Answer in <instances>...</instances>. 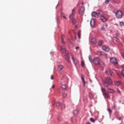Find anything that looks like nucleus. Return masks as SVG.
<instances>
[{"label": "nucleus", "instance_id": "f257e3e1", "mask_svg": "<svg viewBox=\"0 0 124 124\" xmlns=\"http://www.w3.org/2000/svg\"><path fill=\"white\" fill-rule=\"evenodd\" d=\"M74 14H75V10L73 9L72 12V14L70 15L69 17L70 20H72V23L73 25H75L76 24V19H73Z\"/></svg>", "mask_w": 124, "mask_h": 124}, {"label": "nucleus", "instance_id": "f03ea898", "mask_svg": "<svg viewBox=\"0 0 124 124\" xmlns=\"http://www.w3.org/2000/svg\"><path fill=\"white\" fill-rule=\"evenodd\" d=\"M115 16L117 19H122L123 18V13L119 10L115 12Z\"/></svg>", "mask_w": 124, "mask_h": 124}, {"label": "nucleus", "instance_id": "7ed1b4c3", "mask_svg": "<svg viewBox=\"0 0 124 124\" xmlns=\"http://www.w3.org/2000/svg\"><path fill=\"white\" fill-rule=\"evenodd\" d=\"M101 91L105 98H108V97H110L109 94L106 93V90L105 89V88H102Z\"/></svg>", "mask_w": 124, "mask_h": 124}, {"label": "nucleus", "instance_id": "20e7f679", "mask_svg": "<svg viewBox=\"0 0 124 124\" xmlns=\"http://www.w3.org/2000/svg\"><path fill=\"white\" fill-rule=\"evenodd\" d=\"M101 60H100V58L98 57L95 58L93 60V62L94 64H99V63L100 62V61Z\"/></svg>", "mask_w": 124, "mask_h": 124}, {"label": "nucleus", "instance_id": "39448f33", "mask_svg": "<svg viewBox=\"0 0 124 124\" xmlns=\"http://www.w3.org/2000/svg\"><path fill=\"white\" fill-rule=\"evenodd\" d=\"M65 60H66V62H70V60L69 59V53L66 51L65 55Z\"/></svg>", "mask_w": 124, "mask_h": 124}, {"label": "nucleus", "instance_id": "423d86ee", "mask_svg": "<svg viewBox=\"0 0 124 124\" xmlns=\"http://www.w3.org/2000/svg\"><path fill=\"white\" fill-rule=\"evenodd\" d=\"M110 62L112 63V64H117L118 63V61L116 58H112L110 59Z\"/></svg>", "mask_w": 124, "mask_h": 124}, {"label": "nucleus", "instance_id": "0eeeda50", "mask_svg": "<svg viewBox=\"0 0 124 124\" xmlns=\"http://www.w3.org/2000/svg\"><path fill=\"white\" fill-rule=\"evenodd\" d=\"M106 80L107 81V82L109 84V85H113V81H112V79H111V78H109V77H107L106 78Z\"/></svg>", "mask_w": 124, "mask_h": 124}, {"label": "nucleus", "instance_id": "6e6552de", "mask_svg": "<svg viewBox=\"0 0 124 124\" xmlns=\"http://www.w3.org/2000/svg\"><path fill=\"white\" fill-rule=\"evenodd\" d=\"M79 12L80 15H83L85 12V7H81L79 9Z\"/></svg>", "mask_w": 124, "mask_h": 124}, {"label": "nucleus", "instance_id": "1a4fd4ad", "mask_svg": "<svg viewBox=\"0 0 124 124\" xmlns=\"http://www.w3.org/2000/svg\"><path fill=\"white\" fill-rule=\"evenodd\" d=\"M72 60L75 65L76 66L77 65V64H78V61L77 59H74L73 55H72Z\"/></svg>", "mask_w": 124, "mask_h": 124}, {"label": "nucleus", "instance_id": "9d476101", "mask_svg": "<svg viewBox=\"0 0 124 124\" xmlns=\"http://www.w3.org/2000/svg\"><path fill=\"white\" fill-rule=\"evenodd\" d=\"M102 49L104 51H105L106 52H108L110 50V48H109V47L106 46H103Z\"/></svg>", "mask_w": 124, "mask_h": 124}, {"label": "nucleus", "instance_id": "9b49d317", "mask_svg": "<svg viewBox=\"0 0 124 124\" xmlns=\"http://www.w3.org/2000/svg\"><path fill=\"white\" fill-rule=\"evenodd\" d=\"M92 16L93 17H94V18H98V14H97L96 12H93L92 13Z\"/></svg>", "mask_w": 124, "mask_h": 124}, {"label": "nucleus", "instance_id": "f8f14e48", "mask_svg": "<svg viewBox=\"0 0 124 124\" xmlns=\"http://www.w3.org/2000/svg\"><path fill=\"white\" fill-rule=\"evenodd\" d=\"M103 85L104 87H106L107 88L109 87V86H111L110 84H109L108 82H107V81L106 80L103 81Z\"/></svg>", "mask_w": 124, "mask_h": 124}, {"label": "nucleus", "instance_id": "ddd939ff", "mask_svg": "<svg viewBox=\"0 0 124 124\" xmlns=\"http://www.w3.org/2000/svg\"><path fill=\"white\" fill-rule=\"evenodd\" d=\"M61 50L63 53H66V52H68L66 50L65 46H61Z\"/></svg>", "mask_w": 124, "mask_h": 124}, {"label": "nucleus", "instance_id": "4468645a", "mask_svg": "<svg viewBox=\"0 0 124 124\" xmlns=\"http://www.w3.org/2000/svg\"><path fill=\"white\" fill-rule=\"evenodd\" d=\"M108 93H115V91H114V90L112 89L108 88Z\"/></svg>", "mask_w": 124, "mask_h": 124}, {"label": "nucleus", "instance_id": "2eb2a0df", "mask_svg": "<svg viewBox=\"0 0 124 124\" xmlns=\"http://www.w3.org/2000/svg\"><path fill=\"white\" fill-rule=\"evenodd\" d=\"M101 20L103 22H107V19L103 16H101Z\"/></svg>", "mask_w": 124, "mask_h": 124}, {"label": "nucleus", "instance_id": "dca6fc26", "mask_svg": "<svg viewBox=\"0 0 124 124\" xmlns=\"http://www.w3.org/2000/svg\"><path fill=\"white\" fill-rule=\"evenodd\" d=\"M90 24L92 27H93L94 26V25H95V21L94 20V19H92L91 20Z\"/></svg>", "mask_w": 124, "mask_h": 124}, {"label": "nucleus", "instance_id": "f3484780", "mask_svg": "<svg viewBox=\"0 0 124 124\" xmlns=\"http://www.w3.org/2000/svg\"><path fill=\"white\" fill-rule=\"evenodd\" d=\"M98 64L100 65L101 67H104V65H105V64H104V62H102V60H101Z\"/></svg>", "mask_w": 124, "mask_h": 124}, {"label": "nucleus", "instance_id": "a211bd4d", "mask_svg": "<svg viewBox=\"0 0 124 124\" xmlns=\"http://www.w3.org/2000/svg\"><path fill=\"white\" fill-rule=\"evenodd\" d=\"M58 68V70L61 71V70H62L63 69V66H62V65H59Z\"/></svg>", "mask_w": 124, "mask_h": 124}, {"label": "nucleus", "instance_id": "6ab92c4d", "mask_svg": "<svg viewBox=\"0 0 124 124\" xmlns=\"http://www.w3.org/2000/svg\"><path fill=\"white\" fill-rule=\"evenodd\" d=\"M114 84L115 86H120L121 83V81H114Z\"/></svg>", "mask_w": 124, "mask_h": 124}, {"label": "nucleus", "instance_id": "aec40b11", "mask_svg": "<svg viewBox=\"0 0 124 124\" xmlns=\"http://www.w3.org/2000/svg\"><path fill=\"white\" fill-rule=\"evenodd\" d=\"M78 113H79V111H78V110H77V109H75V110H74V111H73V114H74V115H75V116H77V115H78Z\"/></svg>", "mask_w": 124, "mask_h": 124}, {"label": "nucleus", "instance_id": "412c9836", "mask_svg": "<svg viewBox=\"0 0 124 124\" xmlns=\"http://www.w3.org/2000/svg\"><path fill=\"white\" fill-rule=\"evenodd\" d=\"M91 41L93 43H94V44H95V43H96V39H95V38L94 37L92 38Z\"/></svg>", "mask_w": 124, "mask_h": 124}, {"label": "nucleus", "instance_id": "4be33fe9", "mask_svg": "<svg viewBox=\"0 0 124 124\" xmlns=\"http://www.w3.org/2000/svg\"><path fill=\"white\" fill-rule=\"evenodd\" d=\"M61 39H62V43H63V44H65V42H64V40H63V35H62L61 36Z\"/></svg>", "mask_w": 124, "mask_h": 124}, {"label": "nucleus", "instance_id": "5701e85b", "mask_svg": "<svg viewBox=\"0 0 124 124\" xmlns=\"http://www.w3.org/2000/svg\"><path fill=\"white\" fill-rule=\"evenodd\" d=\"M68 40L70 43H71V44H73V43H74V40L72 39H69Z\"/></svg>", "mask_w": 124, "mask_h": 124}, {"label": "nucleus", "instance_id": "b1692460", "mask_svg": "<svg viewBox=\"0 0 124 124\" xmlns=\"http://www.w3.org/2000/svg\"><path fill=\"white\" fill-rule=\"evenodd\" d=\"M81 79H82V81H83V83L84 84V87H85L86 86L85 82V79L84 78H83V77H81Z\"/></svg>", "mask_w": 124, "mask_h": 124}, {"label": "nucleus", "instance_id": "393cba45", "mask_svg": "<svg viewBox=\"0 0 124 124\" xmlns=\"http://www.w3.org/2000/svg\"><path fill=\"white\" fill-rule=\"evenodd\" d=\"M81 66L82 67H84L85 66V62H84V61L81 62Z\"/></svg>", "mask_w": 124, "mask_h": 124}, {"label": "nucleus", "instance_id": "a878e982", "mask_svg": "<svg viewBox=\"0 0 124 124\" xmlns=\"http://www.w3.org/2000/svg\"><path fill=\"white\" fill-rule=\"evenodd\" d=\"M89 60L90 62H93V59L92 58V56L90 55L89 56Z\"/></svg>", "mask_w": 124, "mask_h": 124}, {"label": "nucleus", "instance_id": "bb28decb", "mask_svg": "<svg viewBox=\"0 0 124 124\" xmlns=\"http://www.w3.org/2000/svg\"><path fill=\"white\" fill-rule=\"evenodd\" d=\"M120 26L121 27H124V22L123 21H121L120 22Z\"/></svg>", "mask_w": 124, "mask_h": 124}, {"label": "nucleus", "instance_id": "cd10ccee", "mask_svg": "<svg viewBox=\"0 0 124 124\" xmlns=\"http://www.w3.org/2000/svg\"><path fill=\"white\" fill-rule=\"evenodd\" d=\"M62 89H64V90H65V89H66V88H67V86H66V85L62 84Z\"/></svg>", "mask_w": 124, "mask_h": 124}, {"label": "nucleus", "instance_id": "c85d7f7f", "mask_svg": "<svg viewBox=\"0 0 124 124\" xmlns=\"http://www.w3.org/2000/svg\"><path fill=\"white\" fill-rule=\"evenodd\" d=\"M103 44V41H101L99 42L98 45L99 46H101Z\"/></svg>", "mask_w": 124, "mask_h": 124}, {"label": "nucleus", "instance_id": "c756f323", "mask_svg": "<svg viewBox=\"0 0 124 124\" xmlns=\"http://www.w3.org/2000/svg\"><path fill=\"white\" fill-rule=\"evenodd\" d=\"M113 40H115V41H116V42H118V38H117L116 37H113Z\"/></svg>", "mask_w": 124, "mask_h": 124}, {"label": "nucleus", "instance_id": "7c9ffc66", "mask_svg": "<svg viewBox=\"0 0 124 124\" xmlns=\"http://www.w3.org/2000/svg\"><path fill=\"white\" fill-rule=\"evenodd\" d=\"M109 72V74H110V76H112L113 75V73H114L112 71V70H110Z\"/></svg>", "mask_w": 124, "mask_h": 124}, {"label": "nucleus", "instance_id": "2f4dec72", "mask_svg": "<svg viewBox=\"0 0 124 124\" xmlns=\"http://www.w3.org/2000/svg\"><path fill=\"white\" fill-rule=\"evenodd\" d=\"M98 13L100 15H102V14H103V12L100 10H98Z\"/></svg>", "mask_w": 124, "mask_h": 124}, {"label": "nucleus", "instance_id": "473e14b6", "mask_svg": "<svg viewBox=\"0 0 124 124\" xmlns=\"http://www.w3.org/2000/svg\"><path fill=\"white\" fill-rule=\"evenodd\" d=\"M108 111L109 114H111L112 113V110H111V109L110 108H108Z\"/></svg>", "mask_w": 124, "mask_h": 124}, {"label": "nucleus", "instance_id": "72a5a7b5", "mask_svg": "<svg viewBox=\"0 0 124 124\" xmlns=\"http://www.w3.org/2000/svg\"><path fill=\"white\" fill-rule=\"evenodd\" d=\"M106 30V29L105 28V27L104 26H102L101 27V30L102 31H105Z\"/></svg>", "mask_w": 124, "mask_h": 124}, {"label": "nucleus", "instance_id": "f704fd0d", "mask_svg": "<svg viewBox=\"0 0 124 124\" xmlns=\"http://www.w3.org/2000/svg\"><path fill=\"white\" fill-rule=\"evenodd\" d=\"M90 98H93V95L92 93H90Z\"/></svg>", "mask_w": 124, "mask_h": 124}, {"label": "nucleus", "instance_id": "c9c22d12", "mask_svg": "<svg viewBox=\"0 0 124 124\" xmlns=\"http://www.w3.org/2000/svg\"><path fill=\"white\" fill-rule=\"evenodd\" d=\"M66 95H67V94H66V93H63V97H66Z\"/></svg>", "mask_w": 124, "mask_h": 124}, {"label": "nucleus", "instance_id": "e433bc0d", "mask_svg": "<svg viewBox=\"0 0 124 124\" xmlns=\"http://www.w3.org/2000/svg\"><path fill=\"white\" fill-rule=\"evenodd\" d=\"M61 106V103L60 102H57L56 103V106L59 107V106Z\"/></svg>", "mask_w": 124, "mask_h": 124}, {"label": "nucleus", "instance_id": "4c0bfd02", "mask_svg": "<svg viewBox=\"0 0 124 124\" xmlns=\"http://www.w3.org/2000/svg\"><path fill=\"white\" fill-rule=\"evenodd\" d=\"M90 121L92 123H94V120H93V118H90Z\"/></svg>", "mask_w": 124, "mask_h": 124}, {"label": "nucleus", "instance_id": "58836bf2", "mask_svg": "<svg viewBox=\"0 0 124 124\" xmlns=\"http://www.w3.org/2000/svg\"><path fill=\"white\" fill-rule=\"evenodd\" d=\"M109 0H106V1H105V3L106 4H108V3H109Z\"/></svg>", "mask_w": 124, "mask_h": 124}, {"label": "nucleus", "instance_id": "ea45409f", "mask_svg": "<svg viewBox=\"0 0 124 124\" xmlns=\"http://www.w3.org/2000/svg\"><path fill=\"white\" fill-rule=\"evenodd\" d=\"M122 74L123 77H124V70H123L122 71Z\"/></svg>", "mask_w": 124, "mask_h": 124}, {"label": "nucleus", "instance_id": "a19ab883", "mask_svg": "<svg viewBox=\"0 0 124 124\" xmlns=\"http://www.w3.org/2000/svg\"><path fill=\"white\" fill-rule=\"evenodd\" d=\"M50 78L51 80H54V76L53 75L51 76Z\"/></svg>", "mask_w": 124, "mask_h": 124}, {"label": "nucleus", "instance_id": "79ce46f5", "mask_svg": "<svg viewBox=\"0 0 124 124\" xmlns=\"http://www.w3.org/2000/svg\"><path fill=\"white\" fill-rule=\"evenodd\" d=\"M78 35H81V31H78Z\"/></svg>", "mask_w": 124, "mask_h": 124}, {"label": "nucleus", "instance_id": "37998d69", "mask_svg": "<svg viewBox=\"0 0 124 124\" xmlns=\"http://www.w3.org/2000/svg\"><path fill=\"white\" fill-rule=\"evenodd\" d=\"M52 89H55V85L53 84L52 86Z\"/></svg>", "mask_w": 124, "mask_h": 124}, {"label": "nucleus", "instance_id": "c03bdc74", "mask_svg": "<svg viewBox=\"0 0 124 124\" xmlns=\"http://www.w3.org/2000/svg\"><path fill=\"white\" fill-rule=\"evenodd\" d=\"M117 93H121V91L118 90H117Z\"/></svg>", "mask_w": 124, "mask_h": 124}, {"label": "nucleus", "instance_id": "a18cd8bd", "mask_svg": "<svg viewBox=\"0 0 124 124\" xmlns=\"http://www.w3.org/2000/svg\"><path fill=\"white\" fill-rule=\"evenodd\" d=\"M115 108H116V107H115V106L112 107V109H115Z\"/></svg>", "mask_w": 124, "mask_h": 124}, {"label": "nucleus", "instance_id": "49530a36", "mask_svg": "<svg viewBox=\"0 0 124 124\" xmlns=\"http://www.w3.org/2000/svg\"><path fill=\"white\" fill-rule=\"evenodd\" d=\"M76 50H78V49H79V46H77L76 47Z\"/></svg>", "mask_w": 124, "mask_h": 124}, {"label": "nucleus", "instance_id": "de8ad7c7", "mask_svg": "<svg viewBox=\"0 0 124 124\" xmlns=\"http://www.w3.org/2000/svg\"><path fill=\"white\" fill-rule=\"evenodd\" d=\"M78 35V38L80 39L81 38V35Z\"/></svg>", "mask_w": 124, "mask_h": 124}, {"label": "nucleus", "instance_id": "09e8293b", "mask_svg": "<svg viewBox=\"0 0 124 124\" xmlns=\"http://www.w3.org/2000/svg\"><path fill=\"white\" fill-rule=\"evenodd\" d=\"M63 17L64 18V19H66V17H65V16H63Z\"/></svg>", "mask_w": 124, "mask_h": 124}, {"label": "nucleus", "instance_id": "8fccbe9b", "mask_svg": "<svg viewBox=\"0 0 124 124\" xmlns=\"http://www.w3.org/2000/svg\"><path fill=\"white\" fill-rule=\"evenodd\" d=\"M75 39H77V37L76 36H75Z\"/></svg>", "mask_w": 124, "mask_h": 124}, {"label": "nucleus", "instance_id": "3c124183", "mask_svg": "<svg viewBox=\"0 0 124 124\" xmlns=\"http://www.w3.org/2000/svg\"><path fill=\"white\" fill-rule=\"evenodd\" d=\"M122 120V118H119V120L121 121Z\"/></svg>", "mask_w": 124, "mask_h": 124}, {"label": "nucleus", "instance_id": "603ef678", "mask_svg": "<svg viewBox=\"0 0 124 124\" xmlns=\"http://www.w3.org/2000/svg\"><path fill=\"white\" fill-rule=\"evenodd\" d=\"M108 71H106V73H108Z\"/></svg>", "mask_w": 124, "mask_h": 124}, {"label": "nucleus", "instance_id": "864d4df0", "mask_svg": "<svg viewBox=\"0 0 124 124\" xmlns=\"http://www.w3.org/2000/svg\"><path fill=\"white\" fill-rule=\"evenodd\" d=\"M62 107H63V108H64V106H62Z\"/></svg>", "mask_w": 124, "mask_h": 124}, {"label": "nucleus", "instance_id": "5fc2aeb1", "mask_svg": "<svg viewBox=\"0 0 124 124\" xmlns=\"http://www.w3.org/2000/svg\"><path fill=\"white\" fill-rule=\"evenodd\" d=\"M76 28H77V26H76Z\"/></svg>", "mask_w": 124, "mask_h": 124}, {"label": "nucleus", "instance_id": "6e6d98bb", "mask_svg": "<svg viewBox=\"0 0 124 124\" xmlns=\"http://www.w3.org/2000/svg\"><path fill=\"white\" fill-rule=\"evenodd\" d=\"M58 120H59V118H58Z\"/></svg>", "mask_w": 124, "mask_h": 124}, {"label": "nucleus", "instance_id": "4d7b16f0", "mask_svg": "<svg viewBox=\"0 0 124 124\" xmlns=\"http://www.w3.org/2000/svg\"><path fill=\"white\" fill-rule=\"evenodd\" d=\"M82 4H83V3H82Z\"/></svg>", "mask_w": 124, "mask_h": 124}]
</instances>
